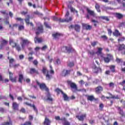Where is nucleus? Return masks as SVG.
I'll return each mask as SVG.
<instances>
[{"label":"nucleus","instance_id":"nucleus-3","mask_svg":"<svg viewBox=\"0 0 125 125\" xmlns=\"http://www.w3.org/2000/svg\"><path fill=\"white\" fill-rule=\"evenodd\" d=\"M86 11L87 13L86 15L87 19H90V16H92L93 17H95V13H94V11L88 9V8H86ZM89 15H90V16Z\"/></svg>","mask_w":125,"mask_h":125},{"label":"nucleus","instance_id":"nucleus-30","mask_svg":"<svg viewBox=\"0 0 125 125\" xmlns=\"http://www.w3.org/2000/svg\"><path fill=\"white\" fill-rule=\"evenodd\" d=\"M13 62H14V59L12 58V59H9V66H10V67H13Z\"/></svg>","mask_w":125,"mask_h":125},{"label":"nucleus","instance_id":"nucleus-13","mask_svg":"<svg viewBox=\"0 0 125 125\" xmlns=\"http://www.w3.org/2000/svg\"><path fill=\"white\" fill-rule=\"evenodd\" d=\"M12 107L13 110H18L19 108V104L16 102H13L12 104Z\"/></svg>","mask_w":125,"mask_h":125},{"label":"nucleus","instance_id":"nucleus-56","mask_svg":"<svg viewBox=\"0 0 125 125\" xmlns=\"http://www.w3.org/2000/svg\"><path fill=\"white\" fill-rule=\"evenodd\" d=\"M101 98L103 101H106V97H105L104 95L102 96Z\"/></svg>","mask_w":125,"mask_h":125},{"label":"nucleus","instance_id":"nucleus-40","mask_svg":"<svg viewBox=\"0 0 125 125\" xmlns=\"http://www.w3.org/2000/svg\"><path fill=\"white\" fill-rule=\"evenodd\" d=\"M61 20H63V19H61V18L58 19V18H57L56 17H53V21H59V22H62V21H61Z\"/></svg>","mask_w":125,"mask_h":125},{"label":"nucleus","instance_id":"nucleus-7","mask_svg":"<svg viewBox=\"0 0 125 125\" xmlns=\"http://www.w3.org/2000/svg\"><path fill=\"white\" fill-rule=\"evenodd\" d=\"M69 28V29H74L76 32H80L81 30V26L79 24L71 25Z\"/></svg>","mask_w":125,"mask_h":125},{"label":"nucleus","instance_id":"nucleus-47","mask_svg":"<svg viewBox=\"0 0 125 125\" xmlns=\"http://www.w3.org/2000/svg\"><path fill=\"white\" fill-rule=\"evenodd\" d=\"M50 70L49 71L50 74H54V70L52 69V66L50 65Z\"/></svg>","mask_w":125,"mask_h":125},{"label":"nucleus","instance_id":"nucleus-38","mask_svg":"<svg viewBox=\"0 0 125 125\" xmlns=\"http://www.w3.org/2000/svg\"><path fill=\"white\" fill-rule=\"evenodd\" d=\"M12 125V122L9 120V122H7L3 123L2 125Z\"/></svg>","mask_w":125,"mask_h":125},{"label":"nucleus","instance_id":"nucleus-44","mask_svg":"<svg viewBox=\"0 0 125 125\" xmlns=\"http://www.w3.org/2000/svg\"><path fill=\"white\" fill-rule=\"evenodd\" d=\"M21 125H32V122L30 121L26 122L24 124H22Z\"/></svg>","mask_w":125,"mask_h":125},{"label":"nucleus","instance_id":"nucleus-6","mask_svg":"<svg viewBox=\"0 0 125 125\" xmlns=\"http://www.w3.org/2000/svg\"><path fill=\"white\" fill-rule=\"evenodd\" d=\"M64 49L66 50V51H67L69 53L70 52H74V51H75V49H74L71 46H64L62 48V51H63Z\"/></svg>","mask_w":125,"mask_h":125},{"label":"nucleus","instance_id":"nucleus-15","mask_svg":"<svg viewBox=\"0 0 125 125\" xmlns=\"http://www.w3.org/2000/svg\"><path fill=\"white\" fill-rule=\"evenodd\" d=\"M73 20V17H70L68 19V18H66L65 19H62V20H61V21L62 22H71V21H72Z\"/></svg>","mask_w":125,"mask_h":125},{"label":"nucleus","instance_id":"nucleus-51","mask_svg":"<svg viewBox=\"0 0 125 125\" xmlns=\"http://www.w3.org/2000/svg\"><path fill=\"white\" fill-rule=\"evenodd\" d=\"M125 40V37H122L120 39H118V42H124V41Z\"/></svg>","mask_w":125,"mask_h":125},{"label":"nucleus","instance_id":"nucleus-11","mask_svg":"<svg viewBox=\"0 0 125 125\" xmlns=\"http://www.w3.org/2000/svg\"><path fill=\"white\" fill-rule=\"evenodd\" d=\"M70 73H71V70H66L64 69L62 73V76L63 77H66L68 75H70Z\"/></svg>","mask_w":125,"mask_h":125},{"label":"nucleus","instance_id":"nucleus-37","mask_svg":"<svg viewBox=\"0 0 125 125\" xmlns=\"http://www.w3.org/2000/svg\"><path fill=\"white\" fill-rule=\"evenodd\" d=\"M25 21L28 25L30 24V16H27V18L25 19Z\"/></svg>","mask_w":125,"mask_h":125},{"label":"nucleus","instance_id":"nucleus-43","mask_svg":"<svg viewBox=\"0 0 125 125\" xmlns=\"http://www.w3.org/2000/svg\"><path fill=\"white\" fill-rule=\"evenodd\" d=\"M102 19H103L104 20H105V21H109L110 20L109 18H108V17H101Z\"/></svg>","mask_w":125,"mask_h":125},{"label":"nucleus","instance_id":"nucleus-42","mask_svg":"<svg viewBox=\"0 0 125 125\" xmlns=\"http://www.w3.org/2000/svg\"><path fill=\"white\" fill-rule=\"evenodd\" d=\"M55 91H56V92H57V93H58V94H59V93H62V92H63L62 91V90H60V89H59V88L56 89Z\"/></svg>","mask_w":125,"mask_h":125},{"label":"nucleus","instance_id":"nucleus-22","mask_svg":"<svg viewBox=\"0 0 125 125\" xmlns=\"http://www.w3.org/2000/svg\"><path fill=\"white\" fill-rule=\"evenodd\" d=\"M50 123H51L50 122V120L46 117L45 118V120L44 121V125H50Z\"/></svg>","mask_w":125,"mask_h":125},{"label":"nucleus","instance_id":"nucleus-61","mask_svg":"<svg viewBox=\"0 0 125 125\" xmlns=\"http://www.w3.org/2000/svg\"><path fill=\"white\" fill-rule=\"evenodd\" d=\"M95 8L96 9H98V8H100V6L99 5V4H98V3H96L95 4Z\"/></svg>","mask_w":125,"mask_h":125},{"label":"nucleus","instance_id":"nucleus-39","mask_svg":"<svg viewBox=\"0 0 125 125\" xmlns=\"http://www.w3.org/2000/svg\"><path fill=\"white\" fill-rule=\"evenodd\" d=\"M110 95H111V96L110 97V98L111 99H119V96H118V95L115 96V95H113L111 94H110Z\"/></svg>","mask_w":125,"mask_h":125},{"label":"nucleus","instance_id":"nucleus-57","mask_svg":"<svg viewBox=\"0 0 125 125\" xmlns=\"http://www.w3.org/2000/svg\"><path fill=\"white\" fill-rule=\"evenodd\" d=\"M102 39H103V40H108V38L106 35H103L101 36Z\"/></svg>","mask_w":125,"mask_h":125},{"label":"nucleus","instance_id":"nucleus-58","mask_svg":"<svg viewBox=\"0 0 125 125\" xmlns=\"http://www.w3.org/2000/svg\"><path fill=\"white\" fill-rule=\"evenodd\" d=\"M15 20L17 21H23V19L21 18H16Z\"/></svg>","mask_w":125,"mask_h":125},{"label":"nucleus","instance_id":"nucleus-31","mask_svg":"<svg viewBox=\"0 0 125 125\" xmlns=\"http://www.w3.org/2000/svg\"><path fill=\"white\" fill-rule=\"evenodd\" d=\"M87 99L89 101H93V100H94V97L93 96H87Z\"/></svg>","mask_w":125,"mask_h":125},{"label":"nucleus","instance_id":"nucleus-54","mask_svg":"<svg viewBox=\"0 0 125 125\" xmlns=\"http://www.w3.org/2000/svg\"><path fill=\"white\" fill-rule=\"evenodd\" d=\"M61 62H60V60H59V59H57L56 60V63L55 64H56L57 65H59V64H60Z\"/></svg>","mask_w":125,"mask_h":125},{"label":"nucleus","instance_id":"nucleus-26","mask_svg":"<svg viewBox=\"0 0 125 125\" xmlns=\"http://www.w3.org/2000/svg\"><path fill=\"white\" fill-rule=\"evenodd\" d=\"M34 41L35 43H37V42H42V40L41 38H38V37H36L34 39Z\"/></svg>","mask_w":125,"mask_h":125},{"label":"nucleus","instance_id":"nucleus-48","mask_svg":"<svg viewBox=\"0 0 125 125\" xmlns=\"http://www.w3.org/2000/svg\"><path fill=\"white\" fill-rule=\"evenodd\" d=\"M116 61L117 63H121L123 62V60H122L121 59H119L118 58H116Z\"/></svg>","mask_w":125,"mask_h":125},{"label":"nucleus","instance_id":"nucleus-34","mask_svg":"<svg viewBox=\"0 0 125 125\" xmlns=\"http://www.w3.org/2000/svg\"><path fill=\"white\" fill-rule=\"evenodd\" d=\"M31 107L33 108L34 111L36 113V114H38V108H37V107H36V105H35V104H33L31 105Z\"/></svg>","mask_w":125,"mask_h":125},{"label":"nucleus","instance_id":"nucleus-14","mask_svg":"<svg viewBox=\"0 0 125 125\" xmlns=\"http://www.w3.org/2000/svg\"><path fill=\"white\" fill-rule=\"evenodd\" d=\"M61 121H63V123H62L63 125H71V123H70L69 121L66 120V118H65L61 119Z\"/></svg>","mask_w":125,"mask_h":125},{"label":"nucleus","instance_id":"nucleus-18","mask_svg":"<svg viewBox=\"0 0 125 125\" xmlns=\"http://www.w3.org/2000/svg\"><path fill=\"white\" fill-rule=\"evenodd\" d=\"M103 90V88L102 86H98L96 88V93L99 94Z\"/></svg>","mask_w":125,"mask_h":125},{"label":"nucleus","instance_id":"nucleus-23","mask_svg":"<svg viewBox=\"0 0 125 125\" xmlns=\"http://www.w3.org/2000/svg\"><path fill=\"white\" fill-rule=\"evenodd\" d=\"M113 36H115V37H119V36H121V33L119 32V30H115V32H113Z\"/></svg>","mask_w":125,"mask_h":125},{"label":"nucleus","instance_id":"nucleus-20","mask_svg":"<svg viewBox=\"0 0 125 125\" xmlns=\"http://www.w3.org/2000/svg\"><path fill=\"white\" fill-rule=\"evenodd\" d=\"M83 26L84 28H85L86 30H91V28H92L91 26L84 23L83 24Z\"/></svg>","mask_w":125,"mask_h":125},{"label":"nucleus","instance_id":"nucleus-25","mask_svg":"<svg viewBox=\"0 0 125 125\" xmlns=\"http://www.w3.org/2000/svg\"><path fill=\"white\" fill-rule=\"evenodd\" d=\"M51 78H52V76L49 75V71H47V73L46 75V80L47 81H50Z\"/></svg>","mask_w":125,"mask_h":125},{"label":"nucleus","instance_id":"nucleus-21","mask_svg":"<svg viewBox=\"0 0 125 125\" xmlns=\"http://www.w3.org/2000/svg\"><path fill=\"white\" fill-rule=\"evenodd\" d=\"M62 94L63 95L64 101H68L69 100V97H68L66 94L64 93V92H62Z\"/></svg>","mask_w":125,"mask_h":125},{"label":"nucleus","instance_id":"nucleus-1","mask_svg":"<svg viewBox=\"0 0 125 125\" xmlns=\"http://www.w3.org/2000/svg\"><path fill=\"white\" fill-rule=\"evenodd\" d=\"M9 44L12 46V47H15L16 50L21 51V47L20 46V45L16 42H15L13 39H10Z\"/></svg>","mask_w":125,"mask_h":125},{"label":"nucleus","instance_id":"nucleus-29","mask_svg":"<svg viewBox=\"0 0 125 125\" xmlns=\"http://www.w3.org/2000/svg\"><path fill=\"white\" fill-rule=\"evenodd\" d=\"M53 37H54V39H55L56 40H57V39H59V38H60V34L56 33V34H53Z\"/></svg>","mask_w":125,"mask_h":125},{"label":"nucleus","instance_id":"nucleus-19","mask_svg":"<svg viewBox=\"0 0 125 125\" xmlns=\"http://www.w3.org/2000/svg\"><path fill=\"white\" fill-rule=\"evenodd\" d=\"M115 17H116V18H118V19H122V18L124 17V15H123V14L121 13H116Z\"/></svg>","mask_w":125,"mask_h":125},{"label":"nucleus","instance_id":"nucleus-4","mask_svg":"<svg viewBox=\"0 0 125 125\" xmlns=\"http://www.w3.org/2000/svg\"><path fill=\"white\" fill-rule=\"evenodd\" d=\"M67 83L69 84L70 87L72 88V89H74L73 90V92H76V91L78 90V91H81L80 90H78V87L76 83L72 82L71 81H68Z\"/></svg>","mask_w":125,"mask_h":125},{"label":"nucleus","instance_id":"nucleus-24","mask_svg":"<svg viewBox=\"0 0 125 125\" xmlns=\"http://www.w3.org/2000/svg\"><path fill=\"white\" fill-rule=\"evenodd\" d=\"M19 83H22V81H23V79H24V76H23V74H19Z\"/></svg>","mask_w":125,"mask_h":125},{"label":"nucleus","instance_id":"nucleus-33","mask_svg":"<svg viewBox=\"0 0 125 125\" xmlns=\"http://www.w3.org/2000/svg\"><path fill=\"white\" fill-rule=\"evenodd\" d=\"M117 109L119 112V114L121 115L122 116L124 115V111H123V109H121V108L120 107H117Z\"/></svg>","mask_w":125,"mask_h":125},{"label":"nucleus","instance_id":"nucleus-49","mask_svg":"<svg viewBox=\"0 0 125 125\" xmlns=\"http://www.w3.org/2000/svg\"><path fill=\"white\" fill-rule=\"evenodd\" d=\"M10 81H11V82H12L13 83H16V77H15V78H13L12 77H11V78H10Z\"/></svg>","mask_w":125,"mask_h":125},{"label":"nucleus","instance_id":"nucleus-60","mask_svg":"<svg viewBox=\"0 0 125 125\" xmlns=\"http://www.w3.org/2000/svg\"><path fill=\"white\" fill-rule=\"evenodd\" d=\"M46 48H47V46H46V45H45L42 48V50H45Z\"/></svg>","mask_w":125,"mask_h":125},{"label":"nucleus","instance_id":"nucleus-52","mask_svg":"<svg viewBox=\"0 0 125 125\" xmlns=\"http://www.w3.org/2000/svg\"><path fill=\"white\" fill-rule=\"evenodd\" d=\"M33 63L34 65H35V66H37V65L39 64V62H38V61H37V60H34Z\"/></svg>","mask_w":125,"mask_h":125},{"label":"nucleus","instance_id":"nucleus-62","mask_svg":"<svg viewBox=\"0 0 125 125\" xmlns=\"http://www.w3.org/2000/svg\"><path fill=\"white\" fill-rule=\"evenodd\" d=\"M119 84H121V85H124V84H125V80H124L123 82H120L119 83Z\"/></svg>","mask_w":125,"mask_h":125},{"label":"nucleus","instance_id":"nucleus-64","mask_svg":"<svg viewBox=\"0 0 125 125\" xmlns=\"http://www.w3.org/2000/svg\"><path fill=\"white\" fill-rule=\"evenodd\" d=\"M99 107L100 109H102L103 108H104V104H100L99 105Z\"/></svg>","mask_w":125,"mask_h":125},{"label":"nucleus","instance_id":"nucleus-32","mask_svg":"<svg viewBox=\"0 0 125 125\" xmlns=\"http://www.w3.org/2000/svg\"><path fill=\"white\" fill-rule=\"evenodd\" d=\"M7 44V41L5 40H3L1 43L0 46L2 47V46H4V45Z\"/></svg>","mask_w":125,"mask_h":125},{"label":"nucleus","instance_id":"nucleus-10","mask_svg":"<svg viewBox=\"0 0 125 125\" xmlns=\"http://www.w3.org/2000/svg\"><path fill=\"white\" fill-rule=\"evenodd\" d=\"M112 59H113V56L111 54H108L107 57L104 58V62L105 63H109L110 60H112Z\"/></svg>","mask_w":125,"mask_h":125},{"label":"nucleus","instance_id":"nucleus-27","mask_svg":"<svg viewBox=\"0 0 125 125\" xmlns=\"http://www.w3.org/2000/svg\"><path fill=\"white\" fill-rule=\"evenodd\" d=\"M102 50H103V48H98V51H97L96 53L98 55H100L102 54Z\"/></svg>","mask_w":125,"mask_h":125},{"label":"nucleus","instance_id":"nucleus-50","mask_svg":"<svg viewBox=\"0 0 125 125\" xmlns=\"http://www.w3.org/2000/svg\"><path fill=\"white\" fill-rule=\"evenodd\" d=\"M22 30H24V26L19 25V31H22Z\"/></svg>","mask_w":125,"mask_h":125},{"label":"nucleus","instance_id":"nucleus-55","mask_svg":"<svg viewBox=\"0 0 125 125\" xmlns=\"http://www.w3.org/2000/svg\"><path fill=\"white\" fill-rule=\"evenodd\" d=\"M91 44L92 46H95L96 44H97V42H94L91 43Z\"/></svg>","mask_w":125,"mask_h":125},{"label":"nucleus","instance_id":"nucleus-53","mask_svg":"<svg viewBox=\"0 0 125 125\" xmlns=\"http://www.w3.org/2000/svg\"><path fill=\"white\" fill-rule=\"evenodd\" d=\"M88 54H90V55H94V52L93 51H89L88 52Z\"/></svg>","mask_w":125,"mask_h":125},{"label":"nucleus","instance_id":"nucleus-63","mask_svg":"<svg viewBox=\"0 0 125 125\" xmlns=\"http://www.w3.org/2000/svg\"><path fill=\"white\" fill-rule=\"evenodd\" d=\"M108 34L109 35V36H111L112 35V30L111 29H108Z\"/></svg>","mask_w":125,"mask_h":125},{"label":"nucleus","instance_id":"nucleus-5","mask_svg":"<svg viewBox=\"0 0 125 125\" xmlns=\"http://www.w3.org/2000/svg\"><path fill=\"white\" fill-rule=\"evenodd\" d=\"M36 83L38 84V85H39L41 89H45L46 91H48V88L46 87V85L45 84H44V83H42L41 84L39 81H36Z\"/></svg>","mask_w":125,"mask_h":125},{"label":"nucleus","instance_id":"nucleus-9","mask_svg":"<svg viewBox=\"0 0 125 125\" xmlns=\"http://www.w3.org/2000/svg\"><path fill=\"white\" fill-rule=\"evenodd\" d=\"M92 68L93 69V72L95 74H97L98 72L101 71V68L96 67L95 64H93Z\"/></svg>","mask_w":125,"mask_h":125},{"label":"nucleus","instance_id":"nucleus-8","mask_svg":"<svg viewBox=\"0 0 125 125\" xmlns=\"http://www.w3.org/2000/svg\"><path fill=\"white\" fill-rule=\"evenodd\" d=\"M43 32V28L42 27V25L40 23V26L38 27V28L36 30V35H40L41 33Z\"/></svg>","mask_w":125,"mask_h":125},{"label":"nucleus","instance_id":"nucleus-12","mask_svg":"<svg viewBox=\"0 0 125 125\" xmlns=\"http://www.w3.org/2000/svg\"><path fill=\"white\" fill-rule=\"evenodd\" d=\"M86 117V114H84L80 116H79V115L76 116V118L78 119L79 121H81L82 122H83V120H84V118H85Z\"/></svg>","mask_w":125,"mask_h":125},{"label":"nucleus","instance_id":"nucleus-16","mask_svg":"<svg viewBox=\"0 0 125 125\" xmlns=\"http://www.w3.org/2000/svg\"><path fill=\"white\" fill-rule=\"evenodd\" d=\"M46 97L47 98L46 99L47 101H53V99L51 97V96L50 95V94L49 93H47L46 94Z\"/></svg>","mask_w":125,"mask_h":125},{"label":"nucleus","instance_id":"nucleus-28","mask_svg":"<svg viewBox=\"0 0 125 125\" xmlns=\"http://www.w3.org/2000/svg\"><path fill=\"white\" fill-rule=\"evenodd\" d=\"M115 68H116V66L115 65H110L109 66V68L111 70V72H112V73H115V72L116 71V69H115Z\"/></svg>","mask_w":125,"mask_h":125},{"label":"nucleus","instance_id":"nucleus-41","mask_svg":"<svg viewBox=\"0 0 125 125\" xmlns=\"http://www.w3.org/2000/svg\"><path fill=\"white\" fill-rule=\"evenodd\" d=\"M0 13H1L2 14H3L4 15H8V13L6 12V10H4V11H0Z\"/></svg>","mask_w":125,"mask_h":125},{"label":"nucleus","instance_id":"nucleus-2","mask_svg":"<svg viewBox=\"0 0 125 125\" xmlns=\"http://www.w3.org/2000/svg\"><path fill=\"white\" fill-rule=\"evenodd\" d=\"M20 40L21 41V48L24 49V48H25V46H26L27 44H29V43H30V41L27 39L23 38L22 37L20 38Z\"/></svg>","mask_w":125,"mask_h":125},{"label":"nucleus","instance_id":"nucleus-17","mask_svg":"<svg viewBox=\"0 0 125 125\" xmlns=\"http://www.w3.org/2000/svg\"><path fill=\"white\" fill-rule=\"evenodd\" d=\"M30 74H39V71L36 70V68H30Z\"/></svg>","mask_w":125,"mask_h":125},{"label":"nucleus","instance_id":"nucleus-35","mask_svg":"<svg viewBox=\"0 0 125 125\" xmlns=\"http://www.w3.org/2000/svg\"><path fill=\"white\" fill-rule=\"evenodd\" d=\"M125 44H120L119 45V50H123L125 49Z\"/></svg>","mask_w":125,"mask_h":125},{"label":"nucleus","instance_id":"nucleus-59","mask_svg":"<svg viewBox=\"0 0 125 125\" xmlns=\"http://www.w3.org/2000/svg\"><path fill=\"white\" fill-rule=\"evenodd\" d=\"M20 112H21V113H25V112H26V110H25V108H21L20 110Z\"/></svg>","mask_w":125,"mask_h":125},{"label":"nucleus","instance_id":"nucleus-45","mask_svg":"<svg viewBox=\"0 0 125 125\" xmlns=\"http://www.w3.org/2000/svg\"><path fill=\"white\" fill-rule=\"evenodd\" d=\"M67 65L68 66V67H73V66H74V62H68Z\"/></svg>","mask_w":125,"mask_h":125},{"label":"nucleus","instance_id":"nucleus-46","mask_svg":"<svg viewBox=\"0 0 125 125\" xmlns=\"http://www.w3.org/2000/svg\"><path fill=\"white\" fill-rule=\"evenodd\" d=\"M47 72H48V71L46 70V68L43 67L42 69V73L45 74H46V73L47 74Z\"/></svg>","mask_w":125,"mask_h":125},{"label":"nucleus","instance_id":"nucleus-36","mask_svg":"<svg viewBox=\"0 0 125 125\" xmlns=\"http://www.w3.org/2000/svg\"><path fill=\"white\" fill-rule=\"evenodd\" d=\"M68 8H70V9L71 12H75V11L77 13H78V11L76 10L75 9V8L72 7L71 6H69V5H68Z\"/></svg>","mask_w":125,"mask_h":125}]
</instances>
